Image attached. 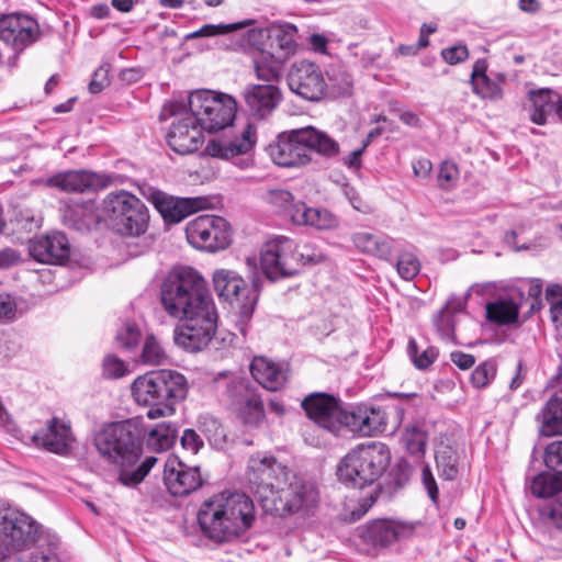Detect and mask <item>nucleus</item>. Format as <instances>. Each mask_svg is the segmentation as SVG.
Here are the masks:
<instances>
[{"mask_svg":"<svg viewBox=\"0 0 562 562\" xmlns=\"http://www.w3.org/2000/svg\"><path fill=\"white\" fill-rule=\"evenodd\" d=\"M248 112L257 119H266L277 108L281 92L277 85H248L243 92Z\"/></svg>","mask_w":562,"mask_h":562,"instance_id":"cd10ccee","label":"nucleus"},{"mask_svg":"<svg viewBox=\"0 0 562 562\" xmlns=\"http://www.w3.org/2000/svg\"><path fill=\"white\" fill-rule=\"evenodd\" d=\"M160 302L164 311L180 319L214 302L206 280L191 267H175L160 284Z\"/></svg>","mask_w":562,"mask_h":562,"instance_id":"39448f33","label":"nucleus"},{"mask_svg":"<svg viewBox=\"0 0 562 562\" xmlns=\"http://www.w3.org/2000/svg\"><path fill=\"white\" fill-rule=\"evenodd\" d=\"M418 526L419 521L381 518L358 527V535L363 544L372 549H385L413 538Z\"/></svg>","mask_w":562,"mask_h":562,"instance_id":"dca6fc26","label":"nucleus"},{"mask_svg":"<svg viewBox=\"0 0 562 562\" xmlns=\"http://www.w3.org/2000/svg\"><path fill=\"white\" fill-rule=\"evenodd\" d=\"M497 362L495 359H486L481 362L471 374V383L475 389L487 387L496 378Z\"/></svg>","mask_w":562,"mask_h":562,"instance_id":"49530a36","label":"nucleus"},{"mask_svg":"<svg viewBox=\"0 0 562 562\" xmlns=\"http://www.w3.org/2000/svg\"><path fill=\"white\" fill-rule=\"evenodd\" d=\"M142 193L166 224H178L191 214L209 207V199L205 196L180 198L153 187L144 188Z\"/></svg>","mask_w":562,"mask_h":562,"instance_id":"f3484780","label":"nucleus"},{"mask_svg":"<svg viewBox=\"0 0 562 562\" xmlns=\"http://www.w3.org/2000/svg\"><path fill=\"white\" fill-rule=\"evenodd\" d=\"M542 436L562 435V400L553 396L542 407L537 416Z\"/></svg>","mask_w":562,"mask_h":562,"instance_id":"c9c22d12","label":"nucleus"},{"mask_svg":"<svg viewBox=\"0 0 562 562\" xmlns=\"http://www.w3.org/2000/svg\"><path fill=\"white\" fill-rule=\"evenodd\" d=\"M531 493L537 497H551L562 491V473L541 472L530 484Z\"/></svg>","mask_w":562,"mask_h":562,"instance_id":"a19ab883","label":"nucleus"},{"mask_svg":"<svg viewBox=\"0 0 562 562\" xmlns=\"http://www.w3.org/2000/svg\"><path fill=\"white\" fill-rule=\"evenodd\" d=\"M177 435L175 424L161 422L149 429L144 427L142 441L144 440L147 448L154 452H165L173 446Z\"/></svg>","mask_w":562,"mask_h":562,"instance_id":"f704fd0d","label":"nucleus"},{"mask_svg":"<svg viewBox=\"0 0 562 562\" xmlns=\"http://www.w3.org/2000/svg\"><path fill=\"white\" fill-rule=\"evenodd\" d=\"M249 24V21L232 24H205L201 29L186 35V40L199 37H213L216 35L228 34L233 31L243 29Z\"/></svg>","mask_w":562,"mask_h":562,"instance_id":"09e8293b","label":"nucleus"},{"mask_svg":"<svg viewBox=\"0 0 562 562\" xmlns=\"http://www.w3.org/2000/svg\"><path fill=\"white\" fill-rule=\"evenodd\" d=\"M459 178V169L452 161H443L440 165L438 173L439 186L443 189L449 188Z\"/></svg>","mask_w":562,"mask_h":562,"instance_id":"bf43d9fd","label":"nucleus"},{"mask_svg":"<svg viewBox=\"0 0 562 562\" xmlns=\"http://www.w3.org/2000/svg\"><path fill=\"white\" fill-rule=\"evenodd\" d=\"M300 139L305 147V154L311 155L316 153L326 158H333L339 154V144L326 132L318 130L312 125L301 127Z\"/></svg>","mask_w":562,"mask_h":562,"instance_id":"7c9ffc66","label":"nucleus"},{"mask_svg":"<svg viewBox=\"0 0 562 562\" xmlns=\"http://www.w3.org/2000/svg\"><path fill=\"white\" fill-rule=\"evenodd\" d=\"M103 375L108 379H120L127 374L126 363L115 355H106L102 362Z\"/></svg>","mask_w":562,"mask_h":562,"instance_id":"6e6d98bb","label":"nucleus"},{"mask_svg":"<svg viewBox=\"0 0 562 562\" xmlns=\"http://www.w3.org/2000/svg\"><path fill=\"white\" fill-rule=\"evenodd\" d=\"M47 544L46 550L33 551L26 562H61L59 557V538L48 536L43 538Z\"/></svg>","mask_w":562,"mask_h":562,"instance_id":"8fccbe9b","label":"nucleus"},{"mask_svg":"<svg viewBox=\"0 0 562 562\" xmlns=\"http://www.w3.org/2000/svg\"><path fill=\"white\" fill-rule=\"evenodd\" d=\"M442 59L449 65H457L469 57V49L463 44L453 45L441 49Z\"/></svg>","mask_w":562,"mask_h":562,"instance_id":"052dcab7","label":"nucleus"},{"mask_svg":"<svg viewBox=\"0 0 562 562\" xmlns=\"http://www.w3.org/2000/svg\"><path fill=\"white\" fill-rule=\"evenodd\" d=\"M143 431L142 418L135 417L106 424L94 435L97 451L113 467L115 481L122 486L139 485L157 462L153 456L140 462Z\"/></svg>","mask_w":562,"mask_h":562,"instance_id":"f03ea898","label":"nucleus"},{"mask_svg":"<svg viewBox=\"0 0 562 562\" xmlns=\"http://www.w3.org/2000/svg\"><path fill=\"white\" fill-rule=\"evenodd\" d=\"M435 457L440 476L448 481L454 480L459 473V451L450 445L441 443Z\"/></svg>","mask_w":562,"mask_h":562,"instance_id":"58836bf2","label":"nucleus"},{"mask_svg":"<svg viewBox=\"0 0 562 562\" xmlns=\"http://www.w3.org/2000/svg\"><path fill=\"white\" fill-rule=\"evenodd\" d=\"M131 391L138 405L149 407L147 417L156 419L175 414L176 405L186 398L189 385L182 373L160 369L137 376Z\"/></svg>","mask_w":562,"mask_h":562,"instance_id":"20e7f679","label":"nucleus"},{"mask_svg":"<svg viewBox=\"0 0 562 562\" xmlns=\"http://www.w3.org/2000/svg\"><path fill=\"white\" fill-rule=\"evenodd\" d=\"M256 520L254 501L243 492L224 491L204 501L198 512L202 533L215 542H228L246 533Z\"/></svg>","mask_w":562,"mask_h":562,"instance_id":"7ed1b4c3","label":"nucleus"},{"mask_svg":"<svg viewBox=\"0 0 562 562\" xmlns=\"http://www.w3.org/2000/svg\"><path fill=\"white\" fill-rule=\"evenodd\" d=\"M109 65H101L92 76L89 83V91L92 94L101 92L109 85Z\"/></svg>","mask_w":562,"mask_h":562,"instance_id":"e2e57ef3","label":"nucleus"},{"mask_svg":"<svg viewBox=\"0 0 562 562\" xmlns=\"http://www.w3.org/2000/svg\"><path fill=\"white\" fill-rule=\"evenodd\" d=\"M142 333L134 322H125L116 334V340L126 349L136 347L140 341Z\"/></svg>","mask_w":562,"mask_h":562,"instance_id":"864d4df0","label":"nucleus"},{"mask_svg":"<svg viewBox=\"0 0 562 562\" xmlns=\"http://www.w3.org/2000/svg\"><path fill=\"white\" fill-rule=\"evenodd\" d=\"M182 323L175 328L173 339L177 346L188 352L205 349L217 330L218 314L212 302L180 318Z\"/></svg>","mask_w":562,"mask_h":562,"instance_id":"f8f14e48","label":"nucleus"},{"mask_svg":"<svg viewBox=\"0 0 562 562\" xmlns=\"http://www.w3.org/2000/svg\"><path fill=\"white\" fill-rule=\"evenodd\" d=\"M296 26L292 24L281 26L276 33V45L285 54L294 53L296 48Z\"/></svg>","mask_w":562,"mask_h":562,"instance_id":"5fc2aeb1","label":"nucleus"},{"mask_svg":"<svg viewBox=\"0 0 562 562\" xmlns=\"http://www.w3.org/2000/svg\"><path fill=\"white\" fill-rule=\"evenodd\" d=\"M428 437L425 430L419 427H408L402 435V442L406 451L416 459H422L427 449Z\"/></svg>","mask_w":562,"mask_h":562,"instance_id":"79ce46f5","label":"nucleus"},{"mask_svg":"<svg viewBox=\"0 0 562 562\" xmlns=\"http://www.w3.org/2000/svg\"><path fill=\"white\" fill-rule=\"evenodd\" d=\"M30 255L41 263L63 265L70 256V244L61 232H53L30 243Z\"/></svg>","mask_w":562,"mask_h":562,"instance_id":"a878e982","label":"nucleus"},{"mask_svg":"<svg viewBox=\"0 0 562 562\" xmlns=\"http://www.w3.org/2000/svg\"><path fill=\"white\" fill-rule=\"evenodd\" d=\"M213 284L220 299L239 304L236 328L245 337L257 305V291L249 288L237 272L226 269H220L213 273Z\"/></svg>","mask_w":562,"mask_h":562,"instance_id":"ddd939ff","label":"nucleus"},{"mask_svg":"<svg viewBox=\"0 0 562 562\" xmlns=\"http://www.w3.org/2000/svg\"><path fill=\"white\" fill-rule=\"evenodd\" d=\"M203 131L192 113L189 110H184L169 128L167 135L168 145L180 155L194 153L203 144Z\"/></svg>","mask_w":562,"mask_h":562,"instance_id":"5701e85b","label":"nucleus"},{"mask_svg":"<svg viewBox=\"0 0 562 562\" xmlns=\"http://www.w3.org/2000/svg\"><path fill=\"white\" fill-rule=\"evenodd\" d=\"M307 417L319 428L339 436L341 401L327 393H312L302 401Z\"/></svg>","mask_w":562,"mask_h":562,"instance_id":"aec40b11","label":"nucleus"},{"mask_svg":"<svg viewBox=\"0 0 562 562\" xmlns=\"http://www.w3.org/2000/svg\"><path fill=\"white\" fill-rule=\"evenodd\" d=\"M339 436L351 432L359 437H371L386 430V415L380 407L359 405L350 411L342 408Z\"/></svg>","mask_w":562,"mask_h":562,"instance_id":"6ab92c4d","label":"nucleus"},{"mask_svg":"<svg viewBox=\"0 0 562 562\" xmlns=\"http://www.w3.org/2000/svg\"><path fill=\"white\" fill-rule=\"evenodd\" d=\"M353 245L362 252L390 260L394 251H398L396 270L405 280H413L420 271V261L414 247L400 250V243L382 233L359 232L352 235Z\"/></svg>","mask_w":562,"mask_h":562,"instance_id":"9d476101","label":"nucleus"},{"mask_svg":"<svg viewBox=\"0 0 562 562\" xmlns=\"http://www.w3.org/2000/svg\"><path fill=\"white\" fill-rule=\"evenodd\" d=\"M293 223L311 226L319 231L331 229L338 225L336 216L326 209L310 207L303 201H297Z\"/></svg>","mask_w":562,"mask_h":562,"instance_id":"72a5a7b5","label":"nucleus"},{"mask_svg":"<svg viewBox=\"0 0 562 562\" xmlns=\"http://www.w3.org/2000/svg\"><path fill=\"white\" fill-rule=\"evenodd\" d=\"M300 137L299 128L281 132L267 147L271 160L284 168L308 165L312 161V156L305 154V147Z\"/></svg>","mask_w":562,"mask_h":562,"instance_id":"412c9836","label":"nucleus"},{"mask_svg":"<svg viewBox=\"0 0 562 562\" xmlns=\"http://www.w3.org/2000/svg\"><path fill=\"white\" fill-rule=\"evenodd\" d=\"M188 110L205 132L213 133L229 126L235 120V100L222 93L201 89L188 97Z\"/></svg>","mask_w":562,"mask_h":562,"instance_id":"6e6552de","label":"nucleus"},{"mask_svg":"<svg viewBox=\"0 0 562 562\" xmlns=\"http://www.w3.org/2000/svg\"><path fill=\"white\" fill-rule=\"evenodd\" d=\"M326 259L323 250L314 243L305 241L295 244L296 271L299 266H315Z\"/></svg>","mask_w":562,"mask_h":562,"instance_id":"c03bdc74","label":"nucleus"},{"mask_svg":"<svg viewBox=\"0 0 562 562\" xmlns=\"http://www.w3.org/2000/svg\"><path fill=\"white\" fill-rule=\"evenodd\" d=\"M544 463L547 468L562 473V440L552 441L547 446Z\"/></svg>","mask_w":562,"mask_h":562,"instance_id":"13d9d810","label":"nucleus"},{"mask_svg":"<svg viewBox=\"0 0 562 562\" xmlns=\"http://www.w3.org/2000/svg\"><path fill=\"white\" fill-rule=\"evenodd\" d=\"M182 448L193 454L198 453L203 447V440L200 435L191 428L184 429L180 438Z\"/></svg>","mask_w":562,"mask_h":562,"instance_id":"0e129e2a","label":"nucleus"},{"mask_svg":"<svg viewBox=\"0 0 562 562\" xmlns=\"http://www.w3.org/2000/svg\"><path fill=\"white\" fill-rule=\"evenodd\" d=\"M29 558L30 554L24 551L0 544V562H26Z\"/></svg>","mask_w":562,"mask_h":562,"instance_id":"774afa93","label":"nucleus"},{"mask_svg":"<svg viewBox=\"0 0 562 562\" xmlns=\"http://www.w3.org/2000/svg\"><path fill=\"white\" fill-rule=\"evenodd\" d=\"M434 326L443 340H452L454 335V321L450 313L441 308L434 318Z\"/></svg>","mask_w":562,"mask_h":562,"instance_id":"4d7b16f0","label":"nucleus"},{"mask_svg":"<svg viewBox=\"0 0 562 562\" xmlns=\"http://www.w3.org/2000/svg\"><path fill=\"white\" fill-rule=\"evenodd\" d=\"M61 220L64 225L71 229L88 232L99 224L100 216L93 200L77 198L65 202Z\"/></svg>","mask_w":562,"mask_h":562,"instance_id":"c85d7f7f","label":"nucleus"},{"mask_svg":"<svg viewBox=\"0 0 562 562\" xmlns=\"http://www.w3.org/2000/svg\"><path fill=\"white\" fill-rule=\"evenodd\" d=\"M248 481L267 514L308 516L318 504L315 485L293 473L274 457H252Z\"/></svg>","mask_w":562,"mask_h":562,"instance_id":"f257e3e1","label":"nucleus"},{"mask_svg":"<svg viewBox=\"0 0 562 562\" xmlns=\"http://www.w3.org/2000/svg\"><path fill=\"white\" fill-rule=\"evenodd\" d=\"M257 142V131L254 124L248 123L240 136L231 140L213 143L211 154L217 157H236L250 154Z\"/></svg>","mask_w":562,"mask_h":562,"instance_id":"2f4dec72","label":"nucleus"},{"mask_svg":"<svg viewBox=\"0 0 562 562\" xmlns=\"http://www.w3.org/2000/svg\"><path fill=\"white\" fill-rule=\"evenodd\" d=\"M540 520L548 527L562 530V502L552 501L539 509Z\"/></svg>","mask_w":562,"mask_h":562,"instance_id":"603ef678","label":"nucleus"},{"mask_svg":"<svg viewBox=\"0 0 562 562\" xmlns=\"http://www.w3.org/2000/svg\"><path fill=\"white\" fill-rule=\"evenodd\" d=\"M40 25L27 14L11 13L0 16V41L22 52L40 38Z\"/></svg>","mask_w":562,"mask_h":562,"instance_id":"4be33fe9","label":"nucleus"},{"mask_svg":"<svg viewBox=\"0 0 562 562\" xmlns=\"http://www.w3.org/2000/svg\"><path fill=\"white\" fill-rule=\"evenodd\" d=\"M407 353L414 366L419 370H426L429 368L438 357V350L432 346H429L419 352L418 345L413 338L408 341Z\"/></svg>","mask_w":562,"mask_h":562,"instance_id":"de8ad7c7","label":"nucleus"},{"mask_svg":"<svg viewBox=\"0 0 562 562\" xmlns=\"http://www.w3.org/2000/svg\"><path fill=\"white\" fill-rule=\"evenodd\" d=\"M530 106L528 115L532 123L544 125L555 116V90L542 88L529 91Z\"/></svg>","mask_w":562,"mask_h":562,"instance_id":"473e14b6","label":"nucleus"},{"mask_svg":"<svg viewBox=\"0 0 562 562\" xmlns=\"http://www.w3.org/2000/svg\"><path fill=\"white\" fill-rule=\"evenodd\" d=\"M252 63L258 80L276 85L281 79L283 64L272 54L261 50L254 57Z\"/></svg>","mask_w":562,"mask_h":562,"instance_id":"4c0bfd02","label":"nucleus"},{"mask_svg":"<svg viewBox=\"0 0 562 562\" xmlns=\"http://www.w3.org/2000/svg\"><path fill=\"white\" fill-rule=\"evenodd\" d=\"M520 304L513 297L502 296L486 304V318L497 325L517 323Z\"/></svg>","mask_w":562,"mask_h":562,"instance_id":"e433bc0d","label":"nucleus"},{"mask_svg":"<svg viewBox=\"0 0 562 562\" xmlns=\"http://www.w3.org/2000/svg\"><path fill=\"white\" fill-rule=\"evenodd\" d=\"M506 81V75L495 72L484 76L477 81L471 83L473 92L482 99L501 100L503 98V86Z\"/></svg>","mask_w":562,"mask_h":562,"instance_id":"ea45409f","label":"nucleus"},{"mask_svg":"<svg viewBox=\"0 0 562 562\" xmlns=\"http://www.w3.org/2000/svg\"><path fill=\"white\" fill-rule=\"evenodd\" d=\"M167 359L164 348L154 336L145 339L142 350V362L148 366H159Z\"/></svg>","mask_w":562,"mask_h":562,"instance_id":"3c124183","label":"nucleus"},{"mask_svg":"<svg viewBox=\"0 0 562 562\" xmlns=\"http://www.w3.org/2000/svg\"><path fill=\"white\" fill-rule=\"evenodd\" d=\"M391 461L389 447L379 441L358 445L337 465V476L345 485L363 488L373 485Z\"/></svg>","mask_w":562,"mask_h":562,"instance_id":"423d86ee","label":"nucleus"},{"mask_svg":"<svg viewBox=\"0 0 562 562\" xmlns=\"http://www.w3.org/2000/svg\"><path fill=\"white\" fill-rule=\"evenodd\" d=\"M260 270L270 281L296 273L295 241L285 236L267 240L260 251Z\"/></svg>","mask_w":562,"mask_h":562,"instance_id":"2eb2a0df","label":"nucleus"},{"mask_svg":"<svg viewBox=\"0 0 562 562\" xmlns=\"http://www.w3.org/2000/svg\"><path fill=\"white\" fill-rule=\"evenodd\" d=\"M46 184L66 192L82 193L106 188L110 178L88 170H69L49 177Z\"/></svg>","mask_w":562,"mask_h":562,"instance_id":"393cba45","label":"nucleus"},{"mask_svg":"<svg viewBox=\"0 0 562 562\" xmlns=\"http://www.w3.org/2000/svg\"><path fill=\"white\" fill-rule=\"evenodd\" d=\"M267 201L276 211L289 217L293 222L294 211L297 209V202H294L292 193L288 190H271L267 194Z\"/></svg>","mask_w":562,"mask_h":562,"instance_id":"37998d69","label":"nucleus"},{"mask_svg":"<svg viewBox=\"0 0 562 562\" xmlns=\"http://www.w3.org/2000/svg\"><path fill=\"white\" fill-rule=\"evenodd\" d=\"M252 378L269 391L280 390L286 382V369L266 357H255L250 362Z\"/></svg>","mask_w":562,"mask_h":562,"instance_id":"c756f323","label":"nucleus"},{"mask_svg":"<svg viewBox=\"0 0 562 562\" xmlns=\"http://www.w3.org/2000/svg\"><path fill=\"white\" fill-rule=\"evenodd\" d=\"M232 227L222 216L200 215L186 226L188 241L196 249L215 252L232 243Z\"/></svg>","mask_w":562,"mask_h":562,"instance_id":"4468645a","label":"nucleus"},{"mask_svg":"<svg viewBox=\"0 0 562 562\" xmlns=\"http://www.w3.org/2000/svg\"><path fill=\"white\" fill-rule=\"evenodd\" d=\"M36 448L58 454L67 456L74 442L70 425L58 417H52L45 425L31 436Z\"/></svg>","mask_w":562,"mask_h":562,"instance_id":"b1692460","label":"nucleus"},{"mask_svg":"<svg viewBox=\"0 0 562 562\" xmlns=\"http://www.w3.org/2000/svg\"><path fill=\"white\" fill-rule=\"evenodd\" d=\"M103 213L113 231L124 236H139L148 227L146 205L127 191L111 192L103 200Z\"/></svg>","mask_w":562,"mask_h":562,"instance_id":"0eeeda50","label":"nucleus"},{"mask_svg":"<svg viewBox=\"0 0 562 562\" xmlns=\"http://www.w3.org/2000/svg\"><path fill=\"white\" fill-rule=\"evenodd\" d=\"M0 535L16 550L25 552V549L36 543L34 551L46 550L47 544L43 538L56 536L43 530L31 516L11 505L0 502Z\"/></svg>","mask_w":562,"mask_h":562,"instance_id":"9b49d317","label":"nucleus"},{"mask_svg":"<svg viewBox=\"0 0 562 562\" xmlns=\"http://www.w3.org/2000/svg\"><path fill=\"white\" fill-rule=\"evenodd\" d=\"M290 90L303 100L317 102L326 95L327 83L322 69L307 60L296 61L288 74Z\"/></svg>","mask_w":562,"mask_h":562,"instance_id":"a211bd4d","label":"nucleus"},{"mask_svg":"<svg viewBox=\"0 0 562 562\" xmlns=\"http://www.w3.org/2000/svg\"><path fill=\"white\" fill-rule=\"evenodd\" d=\"M164 482L173 496H187L202 486V476L198 467H188L179 461L177 465L168 462L165 468Z\"/></svg>","mask_w":562,"mask_h":562,"instance_id":"bb28decb","label":"nucleus"},{"mask_svg":"<svg viewBox=\"0 0 562 562\" xmlns=\"http://www.w3.org/2000/svg\"><path fill=\"white\" fill-rule=\"evenodd\" d=\"M16 302L14 297L7 293L0 294V319L1 321H13L16 317Z\"/></svg>","mask_w":562,"mask_h":562,"instance_id":"69168bd1","label":"nucleus"},{"mask_svg":"<svg viewBox=\"0 0 562 562\" xmlns=\"http://www.w3.org/2000/svg\"><path fill=\"white\" fill-rule=\"evenodd\" d=\"M422 483L428 497L434 504H437L439 499V488L429 464H425L422 469Z\"/></svg>","mask_w":562,"mask_h":562,"instance_id":"680f3d73","label":"nucleus"},{"mask_svg":"<svg viewBox=\"0 0 562 562\" xmlns=\"http://www.w3.org/2000/svg\"><path fill=\"white\" fill-rule=\"evenodd\" d=\"M201 431L207 438L211 446L222 447L226 441V432L220 420L206 415L199 419Z\"/></svg>","mask_w":562,"mask_h":562,"instance_id":"a18cd8bd","label":"nucleus"},{"mask_svg":"<svg viewBox=\"0 0 562 562\" xmlns=\"http://www.w3.org/2000/svg\"><path fill=\"white\" fill-rule=\"evenodd\" d=\"M22 261L21 252L14 248H3L0 250V270L10 269Z\"/></svg>","mask_w":562,"mask_h":562,"instance_id":"338daca9","label":"nucleus"},{"mask_svg":"<svg viewBox=\"0 0 562 562\" xmlns=\"http://www.w3.org/2000/svg\"><path fill=\"white\" fill-rule=\"evenodd\" d=\"M214 389L225 394L237 406L239 418L245 425L256 427L265 418L263 403L248 380L232 371H221L213 375Z\"/></svg>","mask_w":562,"mask_h":562,"instance_id":"1a4fd4ad","label":"nucleus"}]
</instances>
